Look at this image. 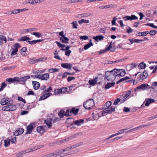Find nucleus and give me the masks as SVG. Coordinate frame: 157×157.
<instances>
[{
  "label": "nucleus",
  "mask_w": 157,
  "mask_h": 157,
  "mask_svg": "<svg viewBox=\"0 0 157 157\" xmlns=\"http://www.w3.org/2000/svg\"><path fill=\"white\" fill-rule=\"evenodd\" d=\"M116 71L117 69L115 68L111 71H106L105 74V76L106 79L110 81H112L114 80L115 77L117 76Z\"/></svg>",
  "instance_id": "nucleus-1"
},
{
  "label": "nucleus",
  "mask_w": 157,
  "mask_h": 157,
  "mask_svg": "<svg viewBox=\"0 0 157 157\" xmlns=\"http://www.w3.org/2000/svg\"><path fill=\"white\" fill-rule=\"evenodd\" d=\"M112 104V102L110 101L107 102L103 106V109H105V110L103 112L102 114H105V113L111 114L113 112H114L115 108L114 106H112L109 108L110 106Z\"/></svg>",
  "instance_id": "nucleus-2"
},
{
  "label": "nucleus",
  "mask_w": 157,
  "mask_h": 157,
  "mask_svg": "<svg viewBox=\"0 0 157 157\" xmlns=\"http://www.w3.org/2000/svg\"><path fill=\"white\" fill-rule=\"evenodd\" d=\"M134 74L136 76L137 75H138L137 78L136 79L137 81L146 79L148 76L147 72L146 70H144L143 72H138L137 73L134 74H130L129 75L131 76V78L128 77V79L132 78V77H133Z\"/></svg>",
  "instance_id": "nucleus-3"
},
{
  "label": "nucleus",
  "mask_w": 157,
  "mask_h": 157,
  "mask_svg": "<svg viewBox=\"0 0 157 157\" xmlns=\"http://www.w3.org/2000/svg\"><path fill=\"white\" fill-rule=\"evenodd\" d=\"M94 105V103L92 99H90L87 100L83 104V106L87 109L90 110Z\"/></svg>",
  "instance_id": "nucleus-4"
},
{
  "label": "nucleus",
  "mask_w": 157,
  "mask_h": 157,
  "mask_svg": "<svg viewBox=\"0 0 157 157\" xmlns=\"http://www.w3.org/2000/svg\"><path fill=\"white\" fill-rule=\"evenodd\" d=\"M151 88L154 89V88L152 87H151L148 84L146 83L143 84L137 87L136 89V90H140L144 91L145 90H147Z\"/></svg>",
  "instance_id": "nucleus-5"
},
{
  "label": "nucleus",
  "mask_w": 157,
  "mask_h": 157,
  "mask_svg": "<svg viewBox=\"0 0 157 157\" xmlns=\"http://www.w3.org/2000/svg\"><path fill=\"white\" fill-rule=\"evenodd\" d=\"M21 47L20 44L18 43H16L12 46L11 49L12 51L11 53V55L14 56L17 54V52L18 50V48Z\"/></svg>",
  "instance_id": "nucleus-6"
},
{
  "label": "nucleus",
  "mask_w": 157,
  "mask_h": 157,
  "mask_svg": "<svg viewBox=\"0 0 157 157\" xmlns=\"http://www.w3.org/2000/svg\"><path fill=\"white\" fill-rule=\"evenodd\" d=\"M16 109V106L15 105L10 104L2 107V111H13L15 110Z\"/></svg>",
  "instance_id": "nucleus-7"
},
{
  "label": "nucleus",
  "mask_w": 157,
  "mask_h": 157,
  "mask_svg": "<svg viewBox=\"0 0 157 157\" xmlns=\"http://www.w3.org/2000/svg\"><path fill=\"white\" fill-rule=\"evenodd\" d=\"M45 128H46V126H40L37 127L36 131L40 134H43L45 132Z\"/></svg>",
  "instance_id": "nucleus-8"
},
{
  "label": "nucleus",
  "mask_w": 157,
  "mask_h": 157,
  "mask_svg": "<svg viewBox=\"0 0 157 157\" xmlns=\"http://www.w3.org/2000/svg\"><path fill=\"white\" fill-rule=\"evenodd\" d=\"M64 152V150L63 149L59 150L58 151H56L54 152L55 155H56V157H61L65 156L63 155V152Z\"/></svg>",
  "instance_id": "nucleus-9"
},
{
  "label": "nucleus",
  "mask_w": 157,
  "mask_h": 157,
  "mask_svg": "<svg viewBox=\"0 0 157 157\" xmlns=\"http://www.w3.org/2000/svg\"><path fill=\"white\" fill-rule=\"evenodd\" d=\"M24 131V129L22 128H19L18 130H16L14 132L13 135L15 136H17L21 135Z\"/></svg>",
  "instance_id": "nucleus-10"
},
{
  "label": "nucleus",
  "mask_w": 157,
  "mask_h": 157,
  "mask_svg": "<svg viewBox=\"0 0 157 157\" xmlns=\"http://www.w3.org/2000/svg\"><path fill=\"white\" fill-rule=\"evenodd\" d=\"M116 72L117 74V76L119 75L121 76H124L126 73L125 70L122 69H117V71H116Z\"/></svg>",
  "instance_id": "nucleus-11"
},
{
  "label": "nucleus",
  "mask_w": 157,
  "mask_h": 157,
  "mask_svg": "<svg viewBox=\"0 0 157 157\" xmlns=\"http://www.w3.org/2000/svg\"><path fill=\"white\" fill-rule=\"evenodd\" d=\"M33 124H33H31L30 125L27 126V130L26 132V134H30L32 132L33 129Z\"/></svg>",
  "instance_id": "nucleus-12"
},
{
  "label": "nucleus",
  "mask_w": 157,
  "mask_h": 157,
  "mask_svg": "<svg viewBox=\"0 0 157 157\" xmlns=\"http://www.w3.org/2000/svg\"><path fill=\"white\" fill-rule=\"evenodd\" d=\"M149 126V125H141L137 127L134 128L133 129H132L129 130H128V132H131L132 131H135L138 129L140 130L141 129L144 128L145 126Z\"/></svg>",
  "instance_id": "nucleus-13"
},
{
  "label": "nucleus",
  "mask_w": 157,
  "mask_h": 157,
  "mask_svg": "<svg viewBox=\"0 0 157 157\" xmlns=\"http://www.w3.org/2000/svg\"><path fill=\"white\" fill-rule=\"evenodd\" d=\"M72 66V65L71 63H63L61 64V66L63 68L67 69H71Z\"/></svg>",
  "instance_id": "nucleus-14"
},
{
  "label": "nucleus",
  "mask_w": 157,
  "mask_h": 157,
  "mask_svg": "<svg viewBox=\"0 0 157 157\" xmlns=\"http://www.w3.org/2000/svg\"><path fill=\"white\" fill-rule=\"evenodd\" d=\"M6 81L9 82L10 83L14 82L15 81H19V78L17 77H15L13 78H7Z\"/></svg>",
  "instance_id": "nucleus-15"
},
{
  "label": "nucleus",
  "mask_w": 157,
  "mask_h": 157,
  "mask_svg": "<svg viewBox=\"0 0 157 157\" xmlns=\"http://www.w3.org/2000/svg\"><path fill=\"white\" fill-rule=\"evenodd\" d=\"M127 98H128V93L123 94L121 97V103H124L126 101Z\"/></svg>",
  "instance_id": "nucleus-16"
},
{
  "label": "nucleus",
  "mask_w": 157,
  "mask_h": 157,
  "mask_svg": "<svg viewBox=\"0 0 157 157\" xmlns=\"http://www.w3.org/2000/svg\"><path fill=\"white\" fill-rule=\"evenodd\" d=\"M42 147L41 146H39V147L38 146L37 148H32L28 149H27L25 150V151H23L24 152V154H25L26 153H28L30 152L34 151L37 150V149H39Z\"/></svg>",
  "instance_id": "nucleus-17"
},
{
  "label": "nucleus",
  "mask_w": 157,
  "mask_h": 157,
  "mask_svg": "<svg viewBox=\"0 0 157 157\" xmlns=\"http://www.w3.org/2000/svg\"><path fill=\"white\" fill-rule=\"evenodd\" d=\"M52 120L51 118L47 119L44 121V122L47 125L48 128H50L52 126Z\"/></svg>",
  "instance_id": "nucleus-18"
},
{
  "label": "nucleus",
  "mask_w": 157,
  "mask_h": 157,
  "mask_svg": "<svg viewBox=\"0 0 157 157\" xmlns=\"http://www.w3.org/2000/svg\"><path fill=\"white\" fill-rule=\"evenodd\" d=\"M33 88L35 90H37L40 86V84L38 82L36 81L32 82Z\"/></svg>",
  "instance_id": "nucleus-19"
},
{
  "label": "nucleus",
  "mask_w": 157,
  "mask_h": 157,
  "mask_svg": "<svg viewBox=\"0 0 157 157\" xmlns=\"http://www.w3.org/2000/svg\"><path fill=\"white\" fill-rule=\"evenodd\" d=\"M84 120L83 119H79L75 121L74 122V123L72 124V125L73 124H76L78 126H80L82 124H83L84 122Z\"/></svg>",
  "instance_id": "nucleus-20"
},
{
  "label": "nucleus",
  "mask_w": 157,
  "mask_h": 157,
  "mask_svg": "<svg viewBox=\"0 0 157 157\" xmlns=\"http://www.w3.org/2000/svg\"><path fill=\"white\" fill-rule=\"evenodd\" d=\"M30 78V77L29 76L27 75L26 76H25L22 77H21L20 79L19 78V81H17L18 82H19L20 81L23 82H25L28 79H29Z\"/></svg>",
  "instance_id": "nucleus-21"
},
{
  "label": "nucleus",
  "mask_w": 157,
  "mask_h": 157,
  "mask_svg": "<svg viewBox=\"0 0 157 157\" xmlns=\"http://www.w3.org/2000/svg\"><path fill=\"white\" fill-rule=\"evenodd\" d=\"M98 79V77H96L94 79H90L89 81V82L90 85L94 86L95 84H96L97 82V79Z\"/></svg>",
  "instance_id": "nucleus-22"
},
{
  "label": "nucleus",
  "mask_w": 157,
  "mask_h": 157,
  "mask_svg": "<svg viewBox=\"0 0 157 157\" xmlns=\"http://www.w3.org/2000/svg\"><path fill=\"white\" fill-rule=\"evenodd\" d=\"M127 59V58H122L121 59H120L118 60H116L115 61H108V63L109 64H112L113 63H116L119 62L120 61L122 62L125 60H126Z\"/></svg>",
  "instance_id": "nucleus-23"
},
{
  "label": "nucleus",
  "mask_w": 157,
  "mask_h": 157,
  "mask_svg": "<svg viewBox=\"0 0 157 157\" xmlns=\"http://www.w3.org/2000/svg\"><path fill=\"white\" fill-rule=\"evenodd\" d=\"M10 103V101L9 100L6 99L5 98H3L2 99L0 103L1 105H3L6 104H8V103Z\"/></svg>",
  "instance_id": "nucleus-24"
},
{
  "label": "nucleus",
  "mask_w": 157,
  "mask_h": 157,
  "mask_svg": "<svg viewBox=\"0 0 157 157\" xmlns=\"http://www.w3.org/2000/svg\"><path fill=\"white\" fill-rule=\"evenodd\" d=\"M49 78V75L48 74L46 73L44 74L41 75V79L47 80Z\"/></svg>",
  "instance_id": "nucleus-25"
},
{
  "label": "nucleus",
  "mask_w": 157,
  "mask_h": 157,
  "mask_svg": "<svg viewBox=\"0 0 157 157\" xmlns=\"http://www.w3.org/2000/svg\"><path fill=\"white\" fill-rule=\"evenodd\" d=\"M78 110V109H75V108H74L71 110L70 111V114L73 113L76 115L77 113Z\"/></svg>",
  "instance_id": "nucleus-26"
},
{
  "label": "nucleus",
  "mask_w": 157,
  "mask_h": 157,
  "mask_svg": "<svg viewBox=\"0 0 157 157\" xmlns=\"http://www.w3.org/2000/svg\"><path fill=\"white\" fill-rule=\"evenodd\" d=\"M60 40L63 43L67 44L68 43L69 39L68 38L66 37L65 36L63 38H60Z\"/></svg>",
  "instance_id": "nucleus-27"
},
{
  "label": "nucleus",
  "mask_w": 157,
  "mask_h": 157,
  "mask_svg": "<svg viewBox=\"0 0 157 157\" xmlns=\"http://www.w3.org/2000/svg\"><path fill=\"white\" fill-rule=\"evenodd\" d=\"M93 44L91 42V40H90V42L88 44L85 45L84 47V48L85 50H86L88 49L91 46H93Z\"/></svg>",
  "instance_id": "nucleus-28"
},
{
  "label": "nucleus",
  "mask_w": 157,
  "mask_h": 157,
  "mask_svg": "<svg viewBox=\"0 0 157 157\" xmlns=\"http://www.w3.org/2000/svg\"><path fill=\"white\" fill-rule=\"evenodd\" d=\"M104 37L102 35H99L96 36L94 37L93 38L96 41H98V40H101L103 39Z\"/></svg>",
  "instance_id": "nucleus-29"
},
{
  "label": "nucleus",
  "mask_w": 157,
  "mask_h": 157,
  "mask_svg": "<svg viewBox=\"0 0 157 157\" xmlns=\"http://www.w3.org/2000/svg\"><path fill=\"white\" fill-rule=\"evenodd\" d=\"M115 84L114 82L108 83L105 86V88L106 89H109L110 87L114 86Z\"/></svg>",
  "instance_id": "nucleus-30"
},
{
  "label": "nucleus",
  "mask_w": 157,
  "mask_h": 157,
  "mask_svg": "<svg viewBox=\"0 0 157 157\" xmlns=\"http://www.w3.org/2000/svg\"><path fill=\"white\" fill-rule=\"evenodd\" d=\"M138 19V17L134 15H132L131 16H128V20L132 21Z\"/></svg>",
  "instance_id": "nucleus-31"
},
{
  "label": "nucleus",
  "mask_w": 157,
  "mask_h": 157,
  "mask_svg": "<svg viewBox=\"0 0 157 157\" xmlns=\"http://www.w3.org/2000/svg\"><path fill=\"white\" fill-rule=\"evenodd\" d=\"M137 64H136L135 63H132L129 65V67L130 68L129 70H128V71L130 72V71L133 69L134 68L136 67Z\"/></svg>",
  "instance_id": "nucleus-32"
},
{
  "label": "nucleus",
  "mask_w": 157,
  "mask_h": 157,
  "mask_svg": "<svg viewBox=\"0 0 157 157\" xmlns=\"http://www.w3.org/2000/svg\"><path fill=\"white\" fill-rule=\"evenodd\" d=\"M65 112L63 110H61L58 113V116L60 118H63L65 116Z\"/></svg>",
  "instance_id": "nucleus-33"
},
{
  "label": "nucleus",
  "mask_w": 157,
  "mask_h": 157,
  "mask_svg": "<svg viewBox=\"0 0 157 157\" xmlns=\"http://www.w3.org/2000/svg\"><path fill=\"white\" fill-rule=\"evenodd\" d=\"M90 21L88 20H86L84 19H82L81 20L79 21H78V23L79 24H82V23H88Z\"/></svg>",
  "instance_id": "nucleus-34"
},
{
  "label": "nucleus",
  "mask_w": 157,
  "mask_h": 157,
  "mask_svg": "<svg viewBox=\"0 0 157 157\" xmlns=\"http://www.w3.org/2000/svg\"><path fill=\"white\" fill-rule=\"evenodd\" d=\"M127 130V128L121 129L118 131V133H119V134L124 133V132L127 133L128 132V131Z\"/></svg>",
  "instance_id": "nucleus-35"
},
{
  "label": "nucleus",
  "mask_w": 157,
  "mask_h": 157,
  "mask_svg": "<svg viewBox=\"0 0 157 157\" xmlns=\"http://www.w3.org/2000/svg\"><path fill=\"white\" fill-rule=\"evenodd\" d=\"M10 139H7L4 141V146L5 147L9 146L10 144Z\"/></svg>",
  "instance_id": "nucleus-36"
},
{
  "label": "nucleus",
  "mask_w": 157,
  "mask_h": 157,
  "mask_svg": "<svg viewBox=\"0 0 157 157\" xmlns=\"http://www.w3.org/2000/svg\"><path fill=\"white\" fill-rule=\"evenodd\" d=\"M71 24L73 25L72 28L73 29H77L78 24L77 21L72 22Z\"/></svg>",
  "instance_id": "nucleus-37"
},
{
  "label": "nucleus",
  "mask_w": 157,
  "mask_h": 157,
  "mask_svg": "<svg viewBox=\"0 0 157 157\" xmlns=\"http://www.w3.org/2000/svg\"><path fill=\"white\" fill-rule=\"evenodd\" d=\"M146 66V64L144 62H142L140 63L139 67L142 69H144L145 68Z\"/></svg>",
  "instance_id": "nucleus-38"
},
{
  "label": "nucleus",
  "mask_w": 157,
  "mask_h": 157,
  "mask_svg": "<svg viewBox=\"0 0 157 157\" xmlns=\"http://www.w3.org/2000/svg\"><path fill=\"white\" fill-rule=\"evenodd\" d=\"M7 86V84L4 82H3L1 84V87L0 88V92L2 91L3 89L6 87Z\"/></svg>",
  "instance_id": "nucleus-39"
},
{
  "label": "nucleus",
  "mask_w": 157,
  "mask_h": 157,
  "mask_svg": "<svg viewBox=\"0 0 157 157\" xmlns=\"http://www.w3.org/2000/svg\"><path fill=\"white\" fill-rule=\"evenodd\" d=\"M29 40H30L29 38L26 36L22 37L20 38V40L21 41H25Z\"/></svg>",
  "instance_id": "nucleus-40"
},
{
  "label": "nucleus",
  "mask_w": 157,
  "mask_h": 157,
  "mask_svg": "<svg viewBox=\"0 0 157 157\" xmlns=\"http://www.w3.org/2000/svg\"><path fill=\"white\" fill-rule=\"evenodd\" d=\"M59 69L57 68H52L50 69L48 71L50 73H52L56 72H58L59 71Z\"/></svg>",
  "instance_id": "nucleus-41"
},
{
  "label": "nucleus",
  "mask_w": 157,
  "mask_h": 157,
  "mask_svg": "<svg viewBox=\"0 0 157 157\" xmlns=\"http://www.w3.org/2000/svg\"><path fill=\"white\" fill-rule=\"evenodd\" d=\"M119 102H120L121 103V100L120 99V98H117V99H116L114 103H113V105H117Z\"/></svg>",
  "instance_id": "nucleus-42"
},
{
  "label": "nucleus",
  "mask_w": 157,
  "mask_h": 157,
  "mask_svg": "<svg viewBox=\"0 0 157 157\" xmlns=\"http://www.w3.org/2000/svg\"><path fill=\"white\" fill-rule=\"evenodd\" d=\"M91 14L90 13H84L81 14L82 17H86L90 16Z\"/></svg>",
  "instance_id": "nucleus-43"
},
{
  "label": "nucleus",
  "mask_w": 157,
  "mask_h": 157,
  "mask_svg": "<svg viewBox=\"0 0 157 157\" xmlns=\"http://www.w3.org/2000/svg\"><path fill=\"white\" fill-rule=\"evenodd\" d=\"M32 35H33L38 38L40 37L41 36V34L39 32H33Z\"/></svg>",
  "instance_id": "nucleus-44"
},
{
  "label": "nucleus",
  "mask_w": 157,
  "mask_h": 157,
  "mask_svg": "<svg viewBox=\"0 0 157 157\" xmlns=\"http://www.w3.org/2000/svg\"><path fill=\"white\" fill-rule=\"evenodd\" d=\"M54 93L55 95L59 94V93H61L60 89L55 90H54Z\"/></svg>",
  "instance_id": "nucleus-45"
},
{
  "label": "nucleus",
  "mask_w": 157,
  "mask_h": 157,
  "mask_svg": "<svg viewBox=\"0 0 157 157\" xmlns=\"http://www.w3.org/2000/svg\"><path fill=\"white\" fill-rule=\"evenodd\" d=\"M80 39L81 40H86L88 38V37L86 35L83 36H79Z\"/></svg>",
  "instance_id": "nucleus-46"
},
{
  "label": "nucleus",
  "mask_w": 157,
  "mask_h": 157,
  "mask_svg": "<svg viewBox=\"0 0 157 157\" xmlns=\"http://www.w3.org/2000/svg\"><path fill=\"white\" fill-rule=\"evenodd\" d=\"M0 39L1 40V41H5V43L6 42V38L5 36L2 35L0 37Z\"/></svg>",
  "instance_id": "nucleus-47"
},
{
  "label": "nucleus",
  "mask_w": 157,
  "mask_h": 157,
  "mask_svg": "<svg viewBox=\"0 0 157 157\" xmlns=\"http://www.w3.org/2000/svg\"><path fill=\"white\" fill-rule=\"evenodd\" d=\"M82 0H70L69 3H75L77 2H81Z\"/></svg>",
  "instance_id": "nucleus-48"
},
{
  "label": "nucleus",
  "mask_w": 157,
  "mask_h": 157,
  "mask_svg": "<svg viewBox=\"0 0 157 157\" xmlns=\"http://www.w3.org/2000/svg\"><path fill=\"white\" fill-rule=\"evenodd\" d=\"M60 89L61 93H65L67 91V87H62Z\"/></svg>",
  "instance_id": "nucleus-49"
},
{
  "label": "nucleus",
  "mask_w": 157,
  "mask_h": 157,
  "mask_svg": "<svg viewBox=\"0 0 157 157\" xmlns=\"http://www.w3.org/2000/svg\"><path fill=\"white\" fill-rule=\"evenodd\" d=\"M20 12V9H17L12 11V13L13 14L18 13Z\"/></svg>",
  "instance_id": "nucleus-50"
},
{
  "label": "nucleus",
  "mask_w": 157,
  "mask_h": 157,
  "mask_svg": "<svg viewBox=\"0 0 157 157\" xmlns=\"http://www.w3.org/2000/svg\"><path fill=\"white\" fill-rule=\"evenodd\" d=\"M128 82L132 83L133 85H134L136 84L137 83V82H136L135 80L132 79L128 80Z\"/></svg>",
  "instance_id": "nucleus-51"
},
{
  "label": "nucleus",
  "mask_w": 157,
  "mask_h": 157,
  "mask_svg": "<svg viewBox=\"0 0 157 157\" xmlns=\"http://www.w3.org/2000/svg\"><path fill=\"white\" fill-rule=\"evenodd\" d=\"M156 32L155 30H152L150 32L149 34L151 36H153L156 34Z\"/></svg>",
  "instance_id": "nucleus-52"
},
{
  "label": "nucleus",
  "mask_w": 157,
  "mask_h": 157,
  "mask_svg": "<svg viewBox=\"0 0 157 157\" xmlns=\"http://www.w3.org/2000/svg\"><path fill=\"white\" fill-rule=\"evenodd\" d=\"M149 33L148 31H145L144 32H141V36H146L147 34H148Z\"/></svg>",
  "instance_id": "nucleus-53"
},
{
  "label": "nucleus",
  "mask_w": 157,
  "mask_h": 157,
  "mask_svg": "<svg viewBox=\"0 0 157 157\" xmlns=\"http://www.w3.org/2000/svg\"><path fill=\"white\" fill-rule=\"evenodd\" d=\"M11 142L13 144L15 143L16 142V137H14L12 138L11 139Z\"/></svg>",
  "instance_id": "nucleus-54"
},
{
  "label": "nucleus",
  "mask_w": 157,
  "mask_h": 157,
  "mask_svg": "<svg viewBox=\"0 0 157 157\" xmlns=\"http://www.w3.org/2000/svg\"><path fill=\"white\" fill-rule=\"evenodd\" d=\"M113 20L112 21V25H116V21L117 19L116 17L113 18Z\"/></svg>",
  "instance_id": "nucleus-55"
},
{
  "label": "nucleus",
  "mask_w": 157,
  "mask_h": 157,
  "mask_svg": "<svg viewBox=\"0 0 157 157\" xmlns=\"http://www.w3.org/2000/svg\"><path fill=\"white\" fill-rule=\"evenodd\" d=\"M71 114H70V111L69 109H67V110L65 112V116H70Z\"/></svg>",
  "instance_id": "nucleus-56"
},
{
  "label": "nucleus",
  "mask_w": 157,
  "mask_h": 157,
  "mask_svg": "<svg viewBox=\"0 0 157 157\" xmlns=\"http://www.w3.org/2000/svg\"><path fill=\"white\" fill-rule=\"evenodd\" d=\"M127 79H128V77L126 76L124 78H121L118 82H117V83H118L119 82H121Z\"/></svg>",
  "instance_id": "nucleus-57"
},
{
  "label": "nucleus",
  "mask_w": 157,
  "mask_h": 157,
  "mask_svg": "<svg viewBox=\"0 0 157 157\" xmlns=\"http://www.w3.org/2000/svg\"><path fill=\"white\" fill-rule=\"evenodd\" d=\"M29 60L30 61L28 63L30 64H33L35 63L34 60H33L32 59H29Z\"/></svg>",
  "instance_id": "nucleus-58"
},
{
  "label": "nucleus",
  "mask_w": 157,
  "mask_h": 157,
  "mask_svg": "<svg viewBox=\"0 0 157 157\" xmlns=\"http://www.w3.org/2000/svg\"><path fill=\"white\" fill-rule=\"evenodd\" d=\"M75 79V78L73 77L69 76L67 78V81L68 82L73 80Z\"/></svg>",
  "instance_id": "nucleus-59"
},
{
  "label": "nucleus",
  "mask_w": 157,
  "mask_h": 157,
  "mask_svg": "<svg viewBox=\"0 0 157 157\" xmlns=\"http://www.w3.org/2000/svg\"><path fill=\"white\" fill-rule=\"evenodd\" d=\"M47 157H56V156H53L55 155L54 152L52 153L48 154H47Z\"/></svg>",
  "instance_id": "nucleus-60"
},
{
  "label": "nucleus",
  "mask_w": 157,
  "mask_h": 157,
  "mask_svg": "<svg viewBox=\"0 0 157 157\" xmlns=\"http://www.w3.org/2000/svg\"><path fill=\"white\" fill-rule=\"evenodd\" d=\"M71 51L70 50L66 51L65 52V55L66 56H70V54L71 53Z\"/></svg>",
  "instance_id": "nucleus-61"
},
{
  "label": "nucleus",
  "mask_w": 157,
  "mask_h": 157,
  "mask_svg": "<svg viewBox=\"0 0 157 157\" xmlns=\"http://www.w3.org/2000/svg\"><path fill=\"white\" fill-rule=\"evenodd\" d=\"M147 25H149V26L152 27L154 28H157V26L155 25L153 23H149V24H147Z\"/></svg>",
  "instance_id": "nucleus-62"
},
{
  "label": "nucleus",
  "mask_w": 157,
  "mask_h": 157,
  "mask_svg": "<svg viewBox=\"0 0 157 157\" xmlns=\"http://www.w3.org/2000/svg\"><path fill=\"white\" fill-rule=\"evenodd\" d=\"M28 42H29V44H30L32 45V44H36L35 40H33L32 41H29L28 40Z\"/></svg>",
  "instance_id": "nucleus-63"
},
{
  "label": "nucleus",
  "mask_w": 157,
  "mask_h": 157,
  "mask_svg": "<svg viewBox=\"0 0 157 157\" xmlns=\"http://www.w3.org/2000/svg\"><path fill=\"white\" fill-rule=\"evenodd\" d=\"M27 95H34V93L33 91H32V90L29 91L28 92V93L27 94Z\"/></svg>",
  "instance_id": "nucleus-64"
}]
</instances>
